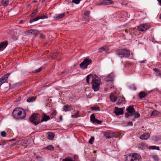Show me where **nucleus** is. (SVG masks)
I'll return each mask as SVG.
<instances>
[{"label":"nucleus","mask_w":161,"mask_h":161,"mask_svg":"<svg viewBox=\"0 0 161 161\" xmlns=\"http://www.w3.org/2000/svg\"><path fill=\"white\" fill-rule=\"evenodd\" d=\"M125 100V98L121 96H119L118 101V104H120L122 103Z\"/></svg>","instance_id":"nucleus-24"},{"label":"nucleus","mask_w":161,"mask_h":161,"mask_svg":"<svg viewBox=\"0 0 161 161\" xmlns=\"http://www.w3.org/2000/svg\"><path fill=\"white\" fill-rule=\"evenodd\" d=\"M94 137H91L89 141V143H90L91 144H92L93 143V142L94 141Z\"/></svg>","instance_id":"nucleus-39"},{"label":"nucleus","mask_w":161,"mask_h":161,"mask_svg":"<svg viewBox=\"0 0 161 161\" xmlns=\"http://www.w3.org/2000/svg\"><path fill=\"white\" fill-rule=\"evenodd\" d=\"M93 76L92 74H90V75H87L86 77V81L87 83L88 84H89L90 82H89V80L90 79V78L91 77H92Z\"/></svg>","instance_id":"nucleus-30"},{"label":"nucleus","mask_w":161,"mask_h":161,"mask_svg":"<svg viewBox=\"0 0 161 161\" xmlns=\"http://www.w3.org/2000/svg\"><path fill=\"white\" fill-rule=\"evenodd\" d=\"M36 97H29L27 100V101L28 103H30L33 102L35 100Z\"/></svg>","instance_id":"nucleus-25"},{"label":"nucleus","mask_w":161,"mask_h":161,"mask_svg":"<svg viewBox=\"0 0 161 161\" xmlns=\"http://www.w3.org/2000/svg\"><path fill=\"white\" fill-rule=\"evenodd\" d=\"M2 3L3 5L6 6L8 4V0H3Z\"/></svg>","instance_id":"nucleus-29"},{"label":"nucleus","mask_w":161,"mask_h":161,"mask_svg":"<svg viewBox=\"0 0 161 161\" xmlns=\"http://www.w3.org/2000/svg\"><path fill=\"white\" fill-rule=\"evenodd\" d=\"M160 114L159 112L156 110H153L151 113V116L153 117H155L156 116L159 115Z\"/></svg>","instance_id":"nucleus-20"},{"label":"nucleus","mask_w":161,"mask_h":161,"mask_svg":"<svg viewBox=\"0 0 161 161\" xmlns=\"http://www.w3.org/2000/svg\"><path fill=\"white\" fill-rule=\"evenodd\" d=\"M147 95V94L146 93L142 91L139 93V97L140 98L142 99V98L145 97Z\"/></svg>","instance_id":"nucleus-23"},{"label":"nucleus","mask_w":161,"mask_h":161,"mask_svg":"<svg viewBox=\"0 0 161 161\" xmlns=\"http://www.w3.org/2000/svg\"><path fill=\"white\" fill-rule=\"evenodd\" d=\"M149 148L151 149H157L158 150H159V147H157L155 146H150L149 147Z\"/></svg>","instance_id":"nucleus-33"},{"label":"nucleus","mask_w":161,"mask_h":161,"mask_svg":"<svg viewBox=\"0 0 161 161\" xmlns=\"http://www.w3.org/2000/svg\"><path fill=\"white\" fill-rule=\"evenodd\" d=\"M14 140H15V139H12V140H9L8 141H14Z\"/></svg>","instance_id":"nucleus-56"},{"label":"nucleus","mask_w":161,"mask_h":161,"mask_svg":"<svg viewBox=\"0 0 161 161\" xmlns=\"http://www.w3.org/2000/svg\"><path fill=\"white\" fill-rule=\"evenodd\" d=\"M100 5H108L112 3V0H100Z\"/></svg>","instance_id":"nucleus-13"},{"label":"nucleus","mask_w":161,"mask_h":161,"mask_svg":"<svg viewBox=\"0 0 161 161\" xmlns=\"http://www.w3.org/2000/svg\"><path fill=\"white\" fill-rule=\"evenodd\" d=\"M8 44V42L6 41L1 42L0 44V51L3 50L6 47Z\"/></svg>","instance_id":"nucleus-14"},{"label":"nucleus","mask_w":161,"mask_h":161,"mask_svg":"<svg viewBox=\"0 0 161 161\" xmlns=\"http://www.w3.org/2000/svg\"><path fill=\"white\" fill-rule=\"evenodd\" d=\"M96 119L95 118L94 114H93L90 116V120L92 122H94V121Z\"/></svg>","instance_id":"nucleus-34"},{"label":"nucleus","mask_w":161,"mask_h":161,"mask_svg":"<svg viewBox=\"0 0 161 161\" xmlns=\"http://www.w3.org/2000/svg\"><path fill=\"white\" fill-rule=\"evenodd\" d=\"M36 158L37 159V160H40V159L42 158V157L36 155Z\"/></svg>","instance_id":"nucleus-45"},{"label":"nucleus","mask_w":161,"mask_h":161,"mask_svg":"<svg viewBox=\"0 0 161 161\" xmlns=\"http://www.w3.org/2000/svg\"><path fill=\"white\" fill-rule=\"evenodd\" d=\"M57 114L56 111L54 109H53L52 112L51 114L50 115L51 116V118L52 119L54 117V116H55Z\"/></svg>","instance_id":"nucleus-31"},{"label":"nucleus","mask_w":161,"mask_h":161,"mask_svg":"<svg viewBox=\"0 0 161 161\" xmlns=\"http://www.w3.org/2000/svg\"><path fill=\"white\" fill-rule=\"evenodd\" d=\"M153 70L155 72V73L156 76H158L161 75V72L158 69H154Z\"/></svg>","instance_id":"nucleus-28"},{"label":"nucleus","mask_w":161,"mask_h":161,"mask_svg":"<svg viewBox=\"0 0 161 161\" xmlns=\"http://www.w3.org/2000/svg\"><path fill=\"white\" fill-rule=\"evenodd\" d=\"M80 0H72V2L75 4H78L79 3Z\"/></svg>","instance_id":"nucleus-42"},{"label":"nucleus","mask_w":161,"mask_h":161,"mask_svg":"<svg viewBox=\"0 0 161 161\" xmlns=\"http://www.w3.org/2000/svg\"><path fill=\"white\" fill-rule=\"evenodd\" d=\"M48 18V16L46 15H43L41 16H38L37 17L32 19H30V22L31 23L34 21H36L40 19H47Z\"/></svg>","instance_id":"nucleus-12"},{"label":"nucleus","mask_w":161,"mask_h":161,"mask_svg":"<svg viewBox=\"0 0 161 161\" xmlns=\"http://www.w3.org/2000/svg\"><path fill=\"white\" fill-rule=\"evenodd\" d=\"M37 2V1L36 0H35L34 2H33V3H36Z\"/></svg>","instance_id":"nucleus-59"},{"label":"nucleus","mask_w":161,"mask_h":161,"mask_svg":"<svg viewBox=\"0 0 161 161\" xmlns=\"http://www.w3.org/2000/svg\"><path fill=\"white\" fill-rule=\"evenodd\" d=\"M116 53L120 58L128 57L130 54L129 50L125 49H120L116 51Z\"/></svg>","instance_id":"nucleus-3"},{"label":"nucleus","mask_w":161,"mask_h":161,"mask_svg":"<svg viewBox=\"0 0 161 161\" xmlns=\"http://www.w3.org/2000/svg\"><path fill=\"white\" fill-rule=\"evenodd\" d=\"M96 151H95V150H94V151H93V153H96Z\"/></svg>","instance_id":"nucleus-58"},{"label":"nucleus","mask_w":161,"mask_h":161,"mask_svg":"<svg viewBox=\"0 0 161 161\" xmlns=\"http://www.w3.org/2000/svg\"><path fill=\"white\" fill-rule=\"evenodd\" d=\"M153 159L155 161L158 160V158L157 155H153L152 156Z\"/></svg>","instance_id":"nucleus-44"},{"label":"nucleus","mask_w":161,"mask_h":161,"mask_svg":"<svg viewBox=\"0 0 161 161\" xmlns=\"http://www.w3.org/2000/svg\"><path fill=\"white\" fill-rule=\"evenodd\" d=\"M102 122L103 121H102L99 120L98 119H96L94 121V122H93L92 123H96L97 124H100L102 123Z\"/></svg>","instance_id":"nucleus-36"},{"label":"nucleus","mask_w":161,"mask_h":161,"mask_svg":"<svg viewBox=\"0 0 161 161\" xmlns=\"http://www.w3.org/2000/svg\"><path fill=\"white\" fill-rule=\"evenodd\" d=\"M108 50L109 49L108 47L104 46L100 48L99 49L98 51L100 53H102L104 51L106 52H108Z\"/></svg>","instance_id":"nucleus-18"},{"label":"nucleus","mask_w":161,"mask_h":161,"mask_svg":"<svg viewBox=\"0 0 161 161\" xmlns=\"http://www.w3.org/2000/svg\"><path fill=\"white\" fill-rule=\"evenodd\" d=\"M78 158V156L75 155H74L73 156V158L75 160H77V159Z\"/></svg>","instance_id":"nucleus-47"},{"label":"nucleus","mask_w":161,"mask_h":161,"mask_svg":"<svg viewBox=\"0 0 161 161\" xmlns=\"http://www.w3.org/2000/svg\"><path fill=\"white\" fill-rule=\"evenodd\" d=\"M63 109L65 111H69L71 109V108L70 106L68 105H65L64 108Z\"/></svg>","instance_id":"nucleus-26"},{"label":"nucleus","mask_w":161,"mask_h":161,"mask_svg":"<svg viewBox=\"0 0 161 161\" xmlns=\"http://www.w3.org/2000/svg\"><path fill=\"white\" fill-rule=\"evenodd\" d=\"M10 75V74L9 73H7L0 78V87L6 81Z\"/></svg>","instance_id":"nucleus-8"},{"label":"nucleus","mask_w":161,"mask_h":161,"mask_svg":"<svg viewBox=\"0 0 161 161\" xmlns=\"http://www.w3.org/2000/svg\"><path fill=\"white\" fill-rule=\"evenodd\" d=\"M92 62L91 59L86 58L83 60V61L80 64V67L82 69H85L87 68V66L92 64Z\"/></svg>","instance_id":"nucleus-5"},{"label":"nucleus","mask_w":161,"mask_h":161,"mask_svg":"<svg viewBox=\"0 0 161 161\" xmlns=\"http://www.w3.org/2000/svg\"><path fill=\"white\" fill-rule=\"evenodd\" d=\"M40 115L37 113H33L30 117V121L34 124L35 125L41 123L39 119V117Z\"/></svg>","instance_id":"nucleus-4"},{"label":"nucleus","mask_w":161,"mask_h":161,"mask_svg":"<svg viewBox=\"0 0 161 161\" xmlns=\"http://www.w3.org/2000/svg\"><path fill=\"white\" fill-rule=\"evenodd\" d=\"M116 136V133L114 132H106L104 134V136L107 138H110Z\"/></svg>","instance_id":"nucleus-10"},{"label":"nucleus","mask_w":161,"mask_h":161,"mask_svg":"<svg viewBox=\"0 0 161 161\" xmlns=\"http://www.w3.org/2000/svg\"><path fill=\"white\" fill-rule=\"evenodd\" d=\"M59 119L61 121H62V116H59Z\"/></svg>","instance_id":"nucleus-53"},{"label":"nucleus","mask_w":161,"mask_h":161,"mask_svg":"<svg viewBox=\"0 0 161 161\" xmlns=\"http://www.w3.org/2000/svg\"><path fill=\"white\" fill-rule=\"evenodd\" d=\"M150 137L149 133H144L140 136V138L142 140H147Z\"/></svg>","instance_id":"nucleus-15"},{"label":"nucleus","mask_w":161,"mask_h":161,"mask_svg":"<svg viewBox=\"0 0 161 161\" xmlns=\"http://www.w3.org/2000/svg\"><path fill=\"white\" fill-rule=\"evenodd\" d=\"M40 37L42 38H44V36L43 34H41L40 35Z\"/></svg>","instance_id":"nucleus-51"},{"label":"nucleus","mask_w":161,"mask_h":161,"mask_svg":"<svg viewBox=\"0 0 161 161\" xmlns=\"http://www.w3.org/2000/svg\"><path fill=\"white\" fill-rule=\"evenodd\" d=\"M132 125V123L131 122H129V125Z\"/></svg>","instance_id":"nucleus-54"},{"label":"nucleus","mask_w":161,"mask_h":161,"mask_svg":"<svg viewBox=\"0 0 161 161\" xmlns=\"http://www.w3.org/2000/svg\"><path fill=\"white\" fill-rule=\"evenodd\" d=\"M65 15L64 13H61L59 14H58L54 16L53 18L55 20H58L64 17Z\"/></svg>","instance_id":"nucleus-17"},{"label":"nucleus","mask_w":161,"mask_h":161,"mask_svg":"<svg viewBox=\"0 0 161 161\" xmlns=\"http://www.w3.org/2000/svg\"><path fill=\"white\" fill-rule=\"evenodd\" d=\"M42 1H45V0H42Z\"/></svg>","instance_id":"nucleus-61"},{"label":"nucleus","mask_w":161,"mask_h":161,"mask_svg":"<svg viewBox=\"0 0 161 161\" xmlns=\"http://www.w3.org/2000/svg\"><path fill=\"white\" fill-rule=\"evenodd\" d=\"M128 113H125V117L126 118H128L130 115V114Z\"/></svg>","instance_id":"nucleus-49"},{"label":"nucleus","mask_w":161,"mask_h":161,"mask_svg":"<svg viewBox=\"0 0 161 161\" xmlns=\"http://www.w3.org/2000/svg\"><path fill=\"white\" fill-rule=\"evenodd\" d=\"M114 113L116 115H119L123 114V109L122 108H119L117 107H115V110Z\"/></svg>","instance_id":"nucleus-11"},{"label":"nucleus","mask_w":161,"mask_h":161,"mask_svg":"<svg viewBox=\"0 0 161 161\" xmlns=\"http://www.w3.org/2000/svg\"><path fill=\"white\" fill-rule=\"evenodd\" d=\"M42 70V68L41 67L38 69H36L34 71V72L38 73L40 72Z\"/></svg>","instance_id":"nucleus-41"},{"label":"nucleus","mask_w":161,"mask_h":161,"mask_svg":"<svg viewBox=\"0 0 161 161\" xmlns=\"http://www.w3.org/2000/svg\"><path fill=\"white\" fill-rule=\"evenodd\" d=\"M149 28V25L148 24H142L138 26L137 29L140 31H145Z\"/></svg>","instance_id":"nucleus-7"},{"label":"nucleus","mask_w":161,"mask_h":161,"mask_svg":"<svg viewBox=\"0 0 161 161\" xmlns=\"http://www.w3.org/2000/svg\"><path fill=\"white\" fill-rule=\"evenodd\" d=\"M12 115L15 118L21 119L25 118L26 116V113L23 109L17 108L13 111Z\"/></svg>","instance_id":"nucleus-1"},{"label":"nucleus","mask_w":161,"mask_h":161,"mask_svg":"<svg viewBox=\"0 0 161 161\" xmlns=\"http://www.w3.org/2000/svg\"><path fill=\"white\" fill-rule=\"evenodd\" d=\"M92 110L100 111V108L98 106H94L91 108Z\"/></svg>","instance_id":"nucleus-35"},{"label":"nucleus","mask_w":161,"mask_h":161,"mask_svg":"<svg viewBox=\"0 0 161 161\" xmlns=\"http://www.w3.org/2000/svg\"><path fill=\"white\" fill-rule=\"evenodd\" d=\"M45 148L48 150L53 151L54 149V147L51 145H49L45 147Z\"/></svg>","instance_id":"nucleus-32"},{"label":"nucleus","mask_w":161,"mask_h":161,"mask_svg":"<svg viewBox=\"0 0 161 161\" xmlns=\"http://www.w3.org/2000/svg\"><path fill=\"white\" fill-rule=\"evenodd\" d=\"M100 83L101 79L99 77L95 75L92 76V86L94 91L96 92L99 90Z\"/></svg>","instance_id":"nucleus-2"},{"label":"nucleus","mask_w":161,"mask_h":161,"mask_svg":"<svg viewBox=\"0 0 161 161\" xmlns=\"http://www.w3.org/2000/svg\"><path fill=\"white\" fill-rule=\"evenodd\" d=\"M117 97L112 94L110 96V100L113 102H115L117 99Z\"/></svg>","instance_id":"nucleus-21"},{"label":"nucleus","mask_w":161,"mask_h":161,"mask_svg":"<svg viewBox=\"0 0 161 161\" xmlns=\"http://www.w3.org/2000/svg\"><path fill=\"white\" fill-rule=\"evenodd\" d=\"M140 114L138 113H136L135 114V118H136V117L138 118V117H140Z\"/></svg>","instance_id":"nucleus-46"},{"label":"nucleus","mask_w":161,"mask_h":161,"mask_svg":"<svg viewBox=\"0 0 161 161\" xmlns=\"http://www.w3.org/2000/svg\"><path fill=\"white\" fill-rule=\"evenodd\" d=\"M126 111L130 114V116H132L135 114V111L133 106H129L126 108Z\"/></svg>","instance_id":"nucleus-9"},{"label":"nucleus","mask_w":161,"mask_h":161,"mask_svg":"<svg viewBox=\"0 0 161 161\" xmlns=\"http://www.w3.org/2000/svg\"><path fill=\"white\" fill-rule=\"evenodd\" d=\"M79 112L78 111L74 114V115H72V117L77 118L78 117Z\"/></svg>","instance_id":"nucleus-38"},{"label":"nucleus","mask_w":161,"mask_h":161,"mask_svg":"<svg viewBox=\"0 0 161 161\" xmlns=\"http://www.w3.org/2000/svg\"><path fill=\"white\" fill-rule=\"evenodd\" d=\"M158 2L159 5L161 6V0H157Z\"/></svg>","instance_id":"nucleus-52"},{"label":"nucleus","mask_w":161,"mask_h":161,"mask_svg":"<svg viewBox=\"0 0 161 161\" xmlns=\"http://www.w3.org/2000/svg\"><path fill=\"white\" fill-rule=\"evenodd\" d=\"M6 133L5 131H3L1 132V135L3 137H5L6 136Z\"/></svg>","instance_id":"nucleus-40"},{"label":"nucleus","mask_w":161,"mask_h":161,"mask_svg":"<svg viewBox=\"0 0 161 161\" xmlns=\"http://www.w3.org/2000/svg\"><path fill=\"white\" fill-rule=\"evenodd\" d=\"M29 32L30 33L35 36H36L38 33V31L36 30H31Z\"/></svg>","instance_id":"nucleus-27"},{"label":"nucleus","mask_w":161,"mask_h":161,"mask_svg":"<svg viewBox=\"0 0 161 161\" xmlns=\"http://www.w3.org/2000/svg\"><path fill=\"white\" fill-rule=\"evenodd\" d=\"M47 134L48 139L50 140H52L53 139L54 136V133L50 132H48L47 133Z\"/></svg>","instance_id":"nucleus-22"},{"label":"nucleus","mask_w":161,"mask_h":161,"mask_svg":"<svg viewBox=\"0 0 161 161\" xmlns=\"http://www.w3.org/2000/svg\"><path fill=\"white\" fill-rule=\"evenodd\" d=\"M140 62L141 63H145V61H142Z\"/></svg>","instance_id":"nucleus-57"},{"label":"nucleus","mask_w":161,"mask_h":161,"mask_svg":"<svg viewBox=\"0 0 161 161\" xmlns=\"http://www.w3.org/2000/svg\"><path fill=\"white\" fill-rule=\"evenodd\" d=\"M159 18L161 19V14H160Z\"/></svg>","instance_id":"nucleus-60"},{"label":"nucleus","mask_w":161,"mask_h":161,"mask_svg":"<svg viewBox=\"0 0 161 161\" xmlns=\"http://www.w3.org/2000/svg\"><path fill=\"white\" fill-rule=\"evenodd\" d=\"M130 160L128 161H141L140 155L138 153H133L129 155Z\"/></svg>","instance_id":"nucleus-6"},{"label":"nucleus","mask_w":161,"mask_h":161,"mask_svg":"<svg viewBox=\"0 0 161 161\" xmlns=\"http://www.w3.org/2000/svg\"><path fill=\"white\" fill-rule=\"evenodd\" d=\"M42 118V119L40 121L41 123L43 121H46L50 119V117L49 116L45 114H43Z\"/></svg>","instance_id":"nucleus-16"},{"label":"nucleus","mask_w":161,"mask_h":161,"mask_svg":"<svg viewBox=\"0 0 161 161\" xmlns=\"http://www.w3.org/2000/svg\"><path fill=\"white\" fill-rule=\"evenodd\" d=\"M5 141H2L0 142V146L1 145H3L5 144Z\"/></svg>","instance_id":"nucleus-50"},{"label":"nucleus","mask_w":161,"mask_h":161,"mask_svg":"<svg viewBox=\"0 0 161 161\" xmlns=\"http://www.w3.org/2000/svg\"><path fill=\"white\" fill-rule=\"evenodd\" d=\"M38 12V10L37 9H36L33 12V13L31 14V17H34L35 15H36Z\"/></svg>","instance_id":"nucleus-37"},{"label":"nucleus","mask_w":161,"mask_h":161,"mask_svg":"<svg viewBox=\"0 0 161 161\" xmlns=\"http://www.w3.org/2000/svg\"><path fill=\"white\" fill-rule=\"evenodd\" d=\"M90 14V12L89 11H85L84 13V15L85 16H88Z\"/></svg>","instance_id":"nucleus-43"},{"label":"nucleus","mask_w":161,"mask_h":161,"mask_svg":"<svg viewBox=\"0 0 161 161\" xmlns=\"http://www.w3.org/2000/svg\"><path fill=\"white\" fill-rule=\"evenodd\" d=\"M20 23H23V20H21L20 21Z\"/></svg>","instance_id":"nucleus-55"},{"label":"nucleus","mask_w":161,"mask_h":161,"mask_svg":"<svg viewBox=\"0 0 161 161\" xmlns=\"http://www.w3.org/2000/svg\"><path fill=\"white\" fill-rule=\"evenodd\" d=\"M57 55H58V54L57 53H54L53 55V58H54L55 57L57 56Z\"/></svg>","instance_id":"nucleus-48"},{"label":"nucleus","mask_w":161,"mask_h":161,"mask_svg":"<svg viewBox=\"0 0 161 161\" xmlns=\"http://www.w3.org/2000/svg\"><path fill=\"white\" fill-rule=\"evenodd\" d=\"M114 77V74L113 73H110L106 78L105 79L107 81H111L113 80Z\"/></svg>","instance_id":"nucleus-19"}]
</instances>
